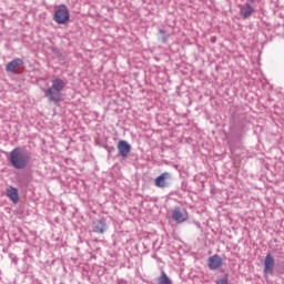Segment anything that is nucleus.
Segmentation results:
<instances>
[{"mask_svg":"<svg viewBox=\"0 0 284 284\" xmlns=\"http://www.w3.org/2000/svg\"><path fill=\"white\" fill-rule=\"evenodd\" d=\"M65 89V81L60 78H55L51 81V87L43 89L44 97L50 103H59L61 101V92Z\"/></svg>","mask_w":284,"mask_h":284,"instance_id":"f257e3e1","label":"nucleus"},{"mask_svg":"<svg viewBox=\"0 0 284 284\" xmlns=\"http://www.w3.org/2000/svg\"><path fill=\"white\" fill-rule=\"evenodd\" d=\"M9 162L14 170H26L30 163V155L21 148H16L9 153Z\"/></svg>","mask_w":284,"mask_h":284,"instance_id":"f03ea898","label":"nucleus"},{"mask_svg":"<svg viewBox=\"0 0 284 284\" xmlns=\"http://www.w3.org/2000/svg\"><path fill=\"white\" fill-rule=\"evenodd\" d=\"M53 21L58 23V26H65V23L70 21V10L68 9V6L60 4L55 7Z\"/></svg>","mask_w":284,"mask_h":284,"instance_id":"7ed1b4c3","label":"nucleus"},{"mask_svg":"<svg viewBox=\"0 0 284 284\" xmlns=\"http://www.w3.org/2000/svg\"><path fill=\"white\" fill-rule=\"evenodd\" d=\"M172 219L176 223H185V221L190 219V214L187 213V210L176 206L172 211Z\"/></svg>","mask_w":284,"mask_h":284,"instance_id":"20e7f679","label":"nucleus"},{"mask_svg":"<svg viewBox=\"0 0 284 284\" xmlns=\"http://www.w3.org/2000/svg\"><path fill=\"white\" fill-rule=\"evenodd\" d=\"M170 179H172V174L168 172L160 174L154 181L155 187H168V181H170Z\"/></svg>","mask_w":284,"mask_h":284,"instance_id":"39448f33","label":"nucleus"},{"mask_svg":"<svg viewBox=\"0 0 284 284\" xmlns=\"http://www.w3.org/2000/svg\"><path fill=\"white\" fill-rule=\"evenodd\" d=\"M118 150H119L120 156H123L125 159L128 156V154H130V150H132V146H130L128 141L120 140L118 142Z\"/></svg>","mask_w":284,"mask_h":284,"instance_id":"423d86ee","label":"nucleus"},{"mask_svg":"<svg viewBox=\"0 0 284 284\" xmlns=\"http://www.w3.org/2000/svg\"><path fill=\"white\" fill-rule=\"evenodd\" d=\"M274 272V257L272 254H267L264 260V274L267 276V274H272Z\"/></svg>","mask_w":284,"mask_h":284,"instance_id":"0eeeda50","label":"nucleus"},{"mask_svg":"<svg viewBox=\"0 0 284 284\" xmlns=\"http://www.w3.org/2000/svg\"><path fill=\"white\" fill-rule=\"evenodd\" d=\"M21 65H23V60L20 58L14 59L6 65V71L16 74L17 69L21 68Z\"/></svg>","mask_w":284,"mask_h":284,"instance_id":"6e6552de","label":"nucleus"},{"mask_svg":"<svg viewBox=\"0 0 284 284\" xmlns=\"http://www.w3.org/2000/svg\"><path fill=\"white\" fill-rule=\"evenodd\" d=\"M223 265V258H221L219 255H213L209 257V267L210 270H219Z\"/></svg>","mask_w":284,"mask_h":284,"instance_id":"1a4fd4ad","label":"nucleus"},{"mask_svg":"<svg viewBox=\"0 0 284 284\" xmlns=\"http://www.w3.org/2000/svg\"><path fill=\"white\" fill-rule=\"evenodd\" d=\"M240 14L243 17V19H250L251 14H254V7L250 3H245L240 8Z\"/></svg>","mask_w":284,"mask_h":284,"instance_id":"9d476101","label":"nucleus"},{"mask_svg":"<svg viewBox=\"0 0 284 284\" xmlns=\"http://www.w3.org/2000/svg\"><path fill=\"white\" fill-rule=\"evenodd\" d=\"M7 196L10 199V201H12V203H19V190H17V187L9 186L7 189Z\"/></svg>","mask_w":284,"mask_h":284,"instance_id":"9b49d317","label":"nucleus"},{"mask_svg":"<svg viewBox=\"0 0 284 284\" xmlns=\"http://www.w3.org/2000/svg\"><path fill=\"white\" fill-rule=\"evenodd\" d=\"M158 284H172V280L168 276L165 272H161V275L158 278Z\"/></svg>","mask_w":284,"mask_h":284,"instance_id":"f8f14e48","label":"nucleus"},{"mask_svg":"<svg viewBox=\"0 0 284 284\" xmlns=\"http://www.w3.org/2000/svg\"><path fill=\"white\" fill-rule=\"evenodd\" d=\"M93 232H95V234H103V232H105V223L100 221V225L94 226Z\"/></svg>","mask_w":284,"mask_h":284,"instance_id":"ddd939ff","label":"nucleus"},{"mask_svg":"<svg viewBox=\"0 0 284 284\" xmlns=\"http://www.w3.org/2000/svg\"><path fill=\"white\" fill-rule=\"evenodd\" d=\"M216 284H227V278L217 280Z\"/></svg>","mask_w":284,"mask_h":284,"instance_id":"4468645a","label":"nucleus"},{"mask_svg":"<svg viewBox=\"0 0 284 284\" xmlns=\"http://www.w3.org/2000/svg\"><path fill=\"white\" fill-rule=\"evenodd\" d=\"M250 1V3H254L256 0H248Z\"/></svg>","mask_w":284,"mask_h":284,"instance_id":"2eb2a0df","label":"nucleus"}]
</instances>
